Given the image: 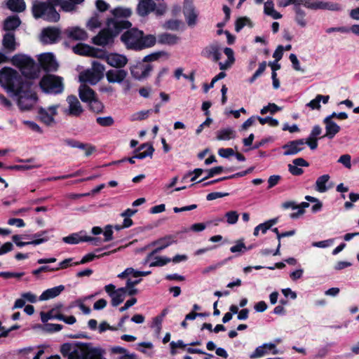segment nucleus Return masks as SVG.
I'll list each match as a JSON object with an SVG mask.
<instances>
[{"label": "nucleus", "instance_id": "32", "mask_svg": "<svg viewBox=\"0 0 359 359\" xmlns=\"http://www.w3.org/2000/svg\"><path fill=\"white\" fill-rule=\"evenodd\" d=\"M65 289L63 285H59L45 290L39 297L40 301H46L57 297Z\"/></svg>", "mask_w": 359, "mask_h": 359}, {"label": "nucleus", "instance_id": "15", "mask_svg": "<svg viewBox=\"0 0 359 359\" xmlns=\"http://www.w3.org/2000/svg\"><path fill=\"white\" fill-rule=\"evenodd\" d=\"M174 242H175V241H174L173 238L170 236L161 238L157 241L152 242L150 244V245L151 246L156 245L157 247L154 250H152L149 254L147 255V256L145 258L144 263H147L148 262H149L156 254L161 252L163 250H164L165 248L170 245Z\"/></svg>", "mask_w": 359, "mask_h": 359}, {"label": "nucleus", "instance_id": "56", "mask_svg": "<svg viewBox=\"0 0 359 359\" xmlns=\"http://www.w3.org/2000/svg\"><path fill=\"white\" fill-rule=\"evenodd\" d=\"M266 67V62H262L259 64L258 69L255 72L253 76L249 79V82L252 83L262 74L265 71Z\"/></svg>", "mask_w": 359, "mask_h": 359}, {"label": "nucleus", "instance_id": "10", "mask_svg": "<svg viewBox=\"0 0 359 359\" xmlns=\"http://www.w3.org/2000/svg\"><path fill=\"white\" fill-rule=\"evenodd\" d=\"M66 102L67 105L62 109L64 115L73 118H79L83 114L84 111L83 107L75 95L67 96Z\"/></svg>", "mask_w": 359, "mask_h": 359}, {"label": "nucleus", "instance_id": "8", "mask_svg": "<svg viewBox=\"0 0 359 359\" xmlns=\"http://www.w3.org/2000/svg\"><path fill=\"white\" fill-rule=\"evenodd\" d=\"M30 85L31 83L29 82L20 89V93L13 94L18 97L17 104L22 111L31 109L38 100L36 93L29 90Z\"/></svg>", "mask_w": 359, "mask_h": 359}, {"label": "nucleus", "instance_id": "45", "mask_svg": "<svg viewBox=\"0 0 359 359\" xmlns=\"http://www.w3.org/2000/svg\"><path fill=\"white\" fill-rule=\"evenodd\" d=\"M3 46L5 48L13 51L15 49V39L13 33H6L3 38Z\"/></svg>", "mask_w": 359, "mask_h": 359}, {"label": "nucleus", "instance_id": "16", "mask_svg": "<svg viewBox=\"0 0 359 359\" xmlns=\"http://www.w3.org/2000/svg\"><path fill=\"white\" fill-rule=\"evenodd\" d=\"M38 60L41 67L46 72H55L58 68V63L50 53L39 55Z\"/></svg>", "mask_w": 359, "mask_h": 359}, {"label": "nucleus", "instance_id": "4", "mask_svg": "<svg viewBox=\"0 0 359 359\" xmlns=\"http://www.w3.org/2000/svg\"><path fill=\"white\" fill-rule=\"evenodd\" d=\"M57 0L47 1H34L32 2V13L35 19H43L50 22H57L60 20V15L55 9Z\"/></svg>", "mask_w": 359, "mask_h": 359}, {"label": "nucleus", "instance_id": "26", "mask_svg": "<svg viewBox=\"0 0 359 359\" xmlns=\"http://www.w3.org/2000/svg\"><path fill=\"white\" fill-rule=\"evenodd\" d=\"M81 234V231L80 233H72L68 236L63 237L62 241L68 244H78L80 242H93L97 240L95 238Z\"/></svg>", "mask_w": 359, "mask_h": 359}, {"label": "nucleus", "instance_id": "21", "mask_svg": "<svg viewBox=\"0 0 359 359\" xmlns=\"http://www.w3.org/2000/svg\"><path fill=\"white\" fill-rule=\"evenodd\" d=\"M61 34L56 27H47L42 31L41 40L44 43H53L57 41Z\"/></svg>", "mask_w": 359, "mask_h": 359}, {"label": "nucleus", "instance_id": "48", "mask_svg": "<svg viewBox=\"0 0 359 359\" xmlns=\"http://www.w3.org/2000/svg\"><path fill=\"white\" fill-rule=\"evenodd\" d=\"M171 262V259L166 257H154V261L149 264V266H163Z\"/></svg>", "mask_w": 359, "mask_h": 359}, {"label": "nucleus", "instance_id": "19", "mask_svg": "<svg viewBox=\"0 0 359 359\" xmlns=\"http://www.w3.org/2000/svg\"><path fill=\"white\" fill-rule=\"evenodd\" d=\"M45 233H46V231H43L41 234L33 235L32 237L34 238L35 239L32 241H27V242L21 241L22 238H27L29 237V236H21V235H18V234L13 236L12 240L15 243V245L20 248H22L25 245H39L43 243H45L48 240V238H40L41 236H42Z\"/></svg>", "mask_w": 359, "mask_h": 359}, {"label": "nucleus", "instance_id": "12", "mask_svg": "<svg viewBox=\"0 0 359 359\" xmlns=\"http://www.w3.org/2000/svg\"><path fill=\"white\" fill-rule=\"evenodd\" d=\"M152 69L153 67L151 65L144 64L143 61L137 62L130 67L131 76L135 79L139 81L144 80L147 78Z\"/></svg>", "mask_w": 359, "mask_h": 359}, {"label": "nucleus", "instance_id": "13", "mask_svg": "<svg viewBox=\"0 0 359 359\" xmlns=\"http://www.w3.org/2000/svg\"><path fill=\"white\" fill-rule=\"evenodd\" d=\"M302 4L306 8L311 10H329V11H339L340 6L337 4L323 1H312L311 0H302Z\"/></svg>", "mask_w": 359, "mask_h": 359}, {"label": "nucleus", "instance_id": "11", "mask_svg": "<svg viewBox=\"0 0 359 359\" xmlns=\"http://www.w3.org/2000/svg\"><path fill=\"white\" fill-rule=\"evenodd\" d=\"M183 14L189 27H194L197 25L198 11L195 8L193 0H184Z\"/></svg>", "mask_w": 359, "mask_h": 359}, {"label": "nucleus", "instance_id": "31", "mask_svg": "<svg viewBox=\"0 0 359 359\" xmlns=\"http://www.w3.org/2000/svg\"><path fill=\"white\" fill-rule=\"evenodd\" d=\"M235 137L236 131L231 127L222 128L216 133V139L219 141H227Z\"/></svg>", "mask_w": 359, "mask_h": 359}, {"label": "nucleus", "instance_id": "22", "mask_svg": "<svg viewBox=\"0 0 359 359\" xmlns=\"http://www.w3.org/2000/svg\"><path fill=\"white\" fill-rule=\"evenodd\" d=\"M128 73L122 69H109L106 72V78L109 83H121L127 77Z\"/></svg>", "mask_w": 359, "mask_h": 359}, {"label": "nucleus", "instance_id": "61", "mask_svg": "<svg viewBox=\"0 0 359 359\" xmlns=\"http://www.w3.org/2000/svg\"><path fill=\"white\" fill-rule=\"evenodd\" d=\"M351 157L349 154H344L339 157L337 162L344 165L346 168L350 169L351 168Z\"/></svg>", "mask_w": 359, "mask_h": 359}, {"label": "nucleus", "instance_id": "46", "mask_svg": "<svg viewBox=\"0 0 359 359\" xmlns=\"http://www.w3.org/2000/svg\"><path fill=\"white\" fill-rule=\"evenodd\" d=\"M295 12V21L296 22L301 26L302 27H304L307 25L306 20L305 19V12L303 11L299 6H294V8Z\"/></svg>", "mask_w": 359, "mask_h": 359}, {"label": "nucleus", "instance_id": "7", "mask_svg": "<svg viewBox=\"0 0 359 359\" xmlns=\"http://www.w3.org/2000/svg\"><path fill=\"white\" fill-rule=\"evenodd\" d=\"M43 92L49 94H60L64 90L63 79L53 74L43 76L39 82Z\"/></svg>", "mask_w": 359, "mask_h": 359}, {"label": "nucleus", "instance_id": "52", "mask_svg": "<svg viewBox=\"0 0 359 359\" xmlns=\"http://www.w3.org/2000/svg\"><path fill=\"white\" fill-rule=\"evenodd\" d=\"M162 322L161 317H154L152 319L151 324L150 325V327L154 330L156 334H159L161 331L162 328Z\"/></svg>", "mask_w": 359, "mask_h": 359}, {"label": "nucleus", "instance_id": "51", "mask_svg": "<svg viewBox=\"0 0 359 359\" xmlns=\"http://www.w3.org/2000/svg\"><path fill=\"white\" fill-rule=\"evenodd\" d=\"M225 217L229 224H235L238 220L239 214L237 211L231 210L226 212Z\"/></svg>", "mask_w": 359, "mask_h": 359}, {"label": "nucleus", "instance_id": "47", "mask_svg": "<svg viewBox=\"0 0 359 359\" xmlns=\"http://www.w3.org/2000/svg\"><path fill=\"white\" fill-rule=\"evenodd\" d=\"M165 56L166 58H168L169 54L165 51H158L155 52L151 54L146 55L142 61L144 62H152L158 60L161 57Z\"/></svg>", "mask_w": 359, "mask_h": 359}, {"label": "nucleus", "instance_id": "40", "mask_svg": "<svg viewBox=\"0 0 359 359\" xmlns=\"http://www.w3.org/2000/svg\"><path fill=\"white\" fill-rule=\"evenodd\" d=\"M264 11L266 15L271 16L273 19H280L282 17V15L274 9L273 0H267L265 2Z\"/></svg>", "mask_w": 359, "mask_h": 359}, {"label": "nucleus", "instance_id": "54", "mask_svg": "<svg viewBox=\"0 0 359 359\" xmlns=\"http://www.w3.org/2000/svg\"><path fill=\"white\" fill-rule=\"evenodd\" d=\"M224 170V168L222 166H217L212 168L207 171V176L199 180L198 182H201L208 178L212 177L216 175L220 174Z\"/></svg>", "mask_w": 359, "mask_h": 359}, {"label": "nucleus", "instance_id": "62", "mask_svg": "<svg viewBox=\"0 0 359 359\" xmlns=\"http://www.w3.org/2000/svg\"><path fill=\"white\" fill-rule=\"evenodd\" d=\"M250 23V20L247 18H240L236 22L235 30L238 32L244 26Z\"/></svg>", "mask_w": 359, "mask_h": 359}, {"label": "nucleus", "instance_id": "23", "mask_svg": "<svg viewBox=\"0 0 359 359\" xmlns=\"http://www.w3.org/2000/svg\"><path fill=\"white\" fill-rule=\"evenodd\" d=\"M304 140L302 139L290 142L283 147L285 150L283 154L285 156L295 155L304 149Z\"/></svg>", "mask_w": 359, "mask_h": 359}, {"label": "nucleus", "instance_id": "24", "mask_svg": "<svg viewBox=\"0 0 359 359\" xmlns=\"http://www.w3.org/2000/svg\"><path fill=\"white\" fill-rule=\"evenodd\" d=\"M73 51L81 55H88L97 57H102L103 53L97 51L94 48L88 45L79 43L73 47Z\"/></svg>", "mask_w": 359, "mask_h": 359}, {"label": "nucleus", "instance_id": "3", "mask_svg": "<svg viewBox=\"0 0 359 359\" xmlns=\"http://www.w3.org/2000/svg\"><path fill=\"white\" fill-rule=\"evenodd\" d=\"M132 26L129 21H118L112 18L107 20L106 27L93 38V43L97 46H104L113 43L114 38L123 29H128Z\"/></svg>", "mask_w": 359, "mask_h": 359}, {"label": "nucleus", "instance_id": "1", "mask_svg": "<svg viewBox=\"0 0 359 359\" xmlns=\"http://www.w3.org/2000/svg\"><path fill=\"white\" fill-rule=\"evenodd\" d=\"M63 357L67 359H106L103 351L92 348L83 343H66L60 348Z\"/></svg>", "mask_w": 359, "mask_h": 359}, {"label": "nucleus", "instance_id": "59", "mask_svg": "<svg viewBox=\"0 0 359 359\" xmlns=\"http://www.w3.org/2000/svg\"><path fill=\"white\" fill-rule=\"evenodd\" d=\"M302 0H278L277 4L280 7H286L290 4L294 6H300L302 4Z\"/></svg>", "mask_w": 359, "mask_h": 359}, {"label": "nucleus", "instance_id": "42", "mask_svg": "<svg viewBox=\"0 0 359 359\" xmlns=\"http://www.w3.org/2000/svg\"><path fill=\"white\" fill-rule=\"evenodd\" d=\"M102 25V20L97 13L94 14L86 22V26L90 31H95Z\"/></svg>", "mask_w": 359, "mask_h": 359}, {"label": "nucleus", "instance_id": "2", "mask_svg": "<svg viewBox=\"0 0 359 359\" xmlns=\"http://www.w3.org/2000/svg\"><path fill=\"white\" fill-rule=\"evenodd\" d=\"M121 40L127 49L133 50H141L156 43V37L154 35H144L142 31L137 28L126 31L121 36Z\"/></svg>", "mask_w": 359, "mask_h": 359}, {"label": "nucleus", "instance_id": "55", "mask_svg": "<svg viewBox=\"0 0 359 359\" xmlns=\"http://www.w3.org/2000/svg\"><path fill=\"white\" fill-rule=\"evenodd\" d=\"M257 119L262 125L268 123L271 127H276L278 126L279 124V122L277 119L273 118L271 116H267L264 118L257 117Z\"/></svg>", "mask_w": 359, "mask_h": 359}, {"label": "nucleus", "instance_id": "25", "mask_svg": "<svg viewBox=\"0 0 359 359\" xmlns=\"http://www.w3.org/2000/svg\"><path fill=\"white\" fill-rule=\"evenodd\" d=\"M104 290L111 298V304L116 307L121 304L125 299L123 294L116 290V286L113 284H109L104 286Z\"/></svg>", "mask_w": 359, "mask_h": 359}, {"label": "nucleus", "instance_id": "28", "mask_svg": "<svg viewBox=\"0 0 359 359\" xmlns=\"http://www.w3.org/2000/svg\"><path fill=\"white\" fill-rule=\"evenodd\" d=\"M180 38L176 34L165 32L159 34L156 42L161 45L174 46L180 41Z\"/></svg>", "mask_w": 359, "mask_h": 359}, {"label": "nucleus", "instance_id": "20", "mask_svg": "<svg viewBox=\"0 0 359 359\" xmlns=\"http://www.w3.org/2000/svg\"><path fill=\"white\" fill-rule=\"evenodd\" d=\"M67 38L75 41H84L88 37L86 31L78 26L69 27L65 30Z\"/></svg>", "mask_w": 359, "mask_h": 359}, {"label": "nucleus", "instance_id": "64", "mask_svg": "<svg viewBox=\"0 0 359 359\" xmlns=\"http://www.w3.org/2000/svg\"><path fill=\"white\" fill-rule=\"evenodd\" d=\"M281 180V176L278 175H273L269 177L268 179V189H271L276 185H277L280 180Z\"/></svg>", "mask_w": 359, "mask_h": 359}, {"label": "nucleus", "instance_id": "6", "mask_svg": "<svg viewBox=\"0 0 359 359\" xmlns=\"http://www.w3.org/2000/svg\"><path fill=\"white\" fill-rule=\"evenodd\" d=\"M13 64L18 67L22 74L28 79H36L39 76V69L33 59L25 55H16L12 60Z\"/></svg>", "mask_w": 359, "mask_h": 359}, {"label": "nucleus", "instance_id": "53", "mask_svg": "<svg viewBox=\"0 0 359 359\" xmlns=\"http://www.w3.org/2000/svg\"><path fill=\"white\" fill-rule=\"evenodd\" d=\"M280 110H281V108L278 105L274 103H269L267 106L264 107L261 109L260 113L262 114H265L268 112H270L271 114H273Z\"/></svg>", "mask_w": 359, "mask_h": 359}, {"label": "nucleus", "instance_id": "57", "mask_svg": "<svg viewBox=\"0 0 359 359\" xmlns=\"http://www.w3.org/2000/svg\"><path fill=\"white\" fill-rule=\"evenodd\" d=\"M247 250V248L245 246V245L244 244V243L239 240V241H237L236 243V245L232 246L231 248H230V251L232 252V253H236V252H244Z\"/></svg>", "mask_w": 359, "mask_h": 359}, {"label": "nucleus", "instance_id": "18", "mask_svg": "<svg viewBox=\"0 0 359 359\" xmlns=\"http://www.w3.org/2000/svg\"><path fill=\"white\" fill-rule=\"evenodd\" d=\"M59 104L50 106L48 109L40 107L39 109V117L46 125H50L54 122V116L57 114Z\"/></svg>", "mask_w": 359, "mask_h": 359}, {"label": "nucleus", "instance_id": "29", "mask_svg": "<svg viewBox=\"0 0 359 359\" xmlns=\"http://www.w3.org/2000/svg\"><path fill=\"white\" fill-rule=\"evenodd\" d=\"M323 122L325 124L326 133L323 137H326L332 139L339 132L340 127L332 120H330V117H325Z\"/></svg>", "mask_w": 359, "mask_h": 359}, {"label": "nucleus", "instance_id": "17", "mask_svg": "<svg viewBox=\"0 0 359 359\" xmlns=\"http://www.w3.org/2000/svg\"><path fill=\"white\" fill-rule=\"evenodd\" d=\"M102 58L104 59L108 65L117 69L125 67L128 61L125 55L118 53H109L107 55L103 53Z\"/></svg>", "mask_w": 359, "mask_h": 359}, {"label": "nucleus", "instance_id": "41", "mask_svg": "<svg viewBox=\"0 0 359 359\" xmlns=\"http://www.w3.org/2000/svg\"><path fill=\"white\" fill-rule=\"evenodd\" d=\"M330 177L329 175H323L319 177L316 182V190L320 193L327 191L329 187H326V184L329 182Z\"/></svg>", "mask_w": 359, "mask_h": 359}, {"label": "nucleus", "instance_id": "39", "mask_svg": "<svg viewBox=\"0 0 359 359\" xmlns=\"http://www.w3.org/2000/svg\"><path fill=\"white\" fill-rule=\"evenodd\" d=\"M6 5L11 11L16 13H21L26 9L24 0H8Z\"/></svg>", "mask_w": 359, "mask_h": 359}, {"label": "nucleus", "instance_id": "14", "mask_svg": "<svg viewBox=\"0 0 359 359\" xmlns=\"http://www.w3.org/2000/svg\"><path fill=\"white\" fill-rule=\"evenodd\" d=\"M201 55L213 62H218L222 57V47L219 43L214 41L208 44L202 50Z\"/></svg>", "mask_w": 359, "mask_h": 359}, {"label": "nucleus", "instance_id": "43", "mask_svg": "<svg viewBox=\"0 0 359 359\" xmlns=\"http://www.w3.org/2000/svg\"><path fill=\"white\" fill-rule=\"evenodd\" d=\"M20 162H25V164L23 165H15L13 166H10L8 168L11 170H31L33 168H40V164H29V163H32L34 161V159L29 158L26 161L20 160Z\"/></svg>", "mask_w": 359, "mask_h": 359}, {"label": "nucleus", "instance_id": "9", "mask_svg": "<svg viewBox=\"0 0 359 359\" xmlns=\"http://www.w3.org/2000/svg\"><path fill=\"white\" fill-rule=\"evenodd\" d=\"M104 66L96 61L92 62V67L79 75V81L83 83L95 85L103 77Z\"/></svg>", "mask_w": 359, "mask_h": 359}, {"label": "nucleus", "instance_id": "63", "mask_svg": "<svg viewBox=\"0 0 359 359\" xmlns=\"http://www.w3.org/2000/svg\"><path fill=\"white\" fill-rule=\"evenodd\" d=\"M290 60L292 62L294 69H295L296 71H298V72H304V70L301 67L299 61L294 54L291 53L290 55Z\"/></svg>", "mask_w": 359, "mask_h": 359}, {"label": "nucleus", "instance_id": "27", "mask_svg": "<svg viewBox=\"0 0 359 359\" xmlns=\"http://www.w3.org/2000/svg\"><path fill=\"white\" fill-rule=\"evenodd\" d=\"M79 95L83 102H90L96 97L95 91L86 83H82L79 88Z\"/></svg>", "mask_w": 359, "mask_h": 359}, {"label": "nucleus", "instance_id": "33", "mask_svg": "<svg viewBox=\"0 0 359 359\" xmlns=\"http://www.w3.org/2000/svg\"><path fill=\"white\" fill-rule=\"evenodd\" d=\"M84 0H57L55 4H60L61 9L65 12L76 11V6L83 3Z\"/></svg>", "mask_w": 359, "mask_h": 359}, {"label": "nucleus", "instance_id": "5", "mask_svg": "<svg viewBox=\"0 0 359 359\" xmlns=\"http://www.w3.org/2000/svg\"><path fill=\"white\" fill-rule=\"evenodd\" d=\"M28 83L23 81L18 72L11 67H4L0 70V85L8 93H19Z\"/></svg>", "mask_w": 359, "mask_h": 359}, {"label": "nucleus", "instance_id": "44", "mask_svg": "<svg viewBox=\"0 0 359 359\" xmlns=\"http://www.w3.org/2000/svg\"><path fill=\"white\" fill-rule=\"evenodd\" d=\"M21 21L18 16H10L4 22V29L6 30H14L18 28Z\"/></svg>", "mask_w": 359, "mask_h": 359}, {"label": "nucleus", "instance_id": "38", "mask_svg": "<svg viewBox=\"0 0 359 359\" xmlns=\"http://www.w3.org/2000/svg\"><path fill=\"white\" fill-rule=\"evenodd\" d=\"M62 307V305H58L55 308L51 309L50 311L45 313L41 312V319L43 323L47 322L50 319H62L60 316V313H58L59 309Z\"/></svg>", "mask_w": 359, "mask_h": 359}, {"label": "nucleus", "instance_id": "49", "mask_svg": "<svg viewBox=\"0 0 359 359\" xmlns=\"http://www.w3.org/2000/svg\"><path fill=\"white\" fill-rule=\"evenodd\" d=\"M88 104L90 110L95 113L102 112L104 109L103 104L97 97L94 98Z\"/></svg>", "mask_w": 359, "mask_h": 359}, {"label": "nucleus", "instance_id": "34", "mask_svg": "<svg viewBox=\"0 0 359 359\" xmlns=\"http://www.w3.org/2000/svg\"><path fill=\"white\" fill-rule=\"evenodd\" d=\"M65 143L67 145H68L71 147H73V148L86 149V156H89L90 155H91L93 154V152L95 150V147L92 145L83 144V143H81V142H79L78 141L71 140V139L65 140Z\"/></svg>", "mask_w": 359, "mask_h": 359}, {"label": "nucleus", "instance_id": "50", "mask_svg": "<svg viewBox=\"0 0 359 359\" xmlns=\"http://www.w3.org/2000/svg\"><path fill=\"white\" fill-rule=\"evenodd\" d=\"M181 25L182 22L179 20H170L165 22L163 27L166 29L177 31L180 29Z\"/></svg>", "mask_w": 359, "mask_h": 359}, {"label": "nucleus", "instance_id": "60", "mask_svg": "<svg viewBox=\"0 0 359 359\" xmlns=\"http://www.w3.org/2000/svg\"><path fill=\"white\" fill-rule=\"evenodd\" d=\"M150 113L149 110L146 111H140L136 113H134L131 116L132 121H141L147 118Z\"/></svg>", "mask_w": 359, "mask_h": 359}, {"label": "nucleus", "instance_id": "35", "mask_svg": "<svg viewBox=\"0 0 359 359\" xmlns=\"http://www.w3.org/2000/svg\"><path fill=\"white\" fill-rule=\"evenodd\" d=\"M224 53L227 56V60L224 62H219V69L222 71L230 68L235 62L234 53L231 48H225Z\"/></svg>", "mask_w": 359, "mask_h": 359}, {"label": "nucleus", "instance_id": "30", "mask_svg": "<svg viewBox=\"0 0 359 359\" xmlns=\"http://www.w3.org/2000/svg\"><path fill=\"white\" fill-rule=\"evenodd\" d=\"M154 151V149L153 146L146 143L142 144L137 150H135V154L137 159H143L148 156L151 157Z\"/></svg>", "mask_w": 359, "mask_h": 359}, {"label": "nucleus", "instance_id": "36", "mask_svg": "<svg viewBox=\"0 0 359 359\" xmlns=\"http://www.w3.org/2000/svg\"><path fill=\"white\" fill-rule=\"evenodd\" d=\"M111 13L114 16L113 19L119 21L118 18L130 17L132 15L133 11L130 8L118 6L112 9L111 11Z\"/></svg>", "mask_w": 359, "mask_h": 359}, {"label": "nucleus", "instance_id": "37", "mask_svg": "<svg viewBox=\"0 0 359 359\" xmlns=\"http://www.w3.org/2000/svg\"><path fill=\"white\" fill-rule=\"evenodd\" d=\"M274 348L273 343H266L256 348L252 353L251 358H260L269 353L271 348Z\"/></svg>", "mask_w": 359, "mask_h": 359}, {"label": "nucleus", "instance_id": "58", "mask_svg": "<svg viewBox=\"0 0 359 359\" xmlns=\"http://www.w3.org/2000/svg\"><path fill=\"white\" fill-rule=\"evenodd\" d=\"M96 122L101 126H110L114 123V119L111 116L97 117Z\"/></svg>", "mask_w": 359, "mask_h": 359}]
</instances>
